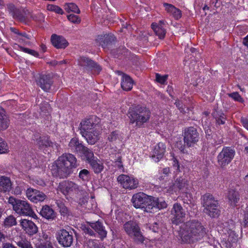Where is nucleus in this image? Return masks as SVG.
<instances>
[{
    "instance_id": "37998d69",
    "label": "nucleus",
    "mask_w": 248,
    "mask_h": 248,
    "mask_svg": "<svg viewBox=\"0 0 248 248\" xmlns=\"http://www.w3.org/2000/svg\"><path fill=\"white\" fill-rule=\"evenodd\" d=\"M4 225L6 227H10L16 224V218L12 215L7 217L4 221Z\"/></svg>"
},
{
    "instance_id": "a211bd4d",
    "label": "nucleus",
    "mask_w": 248,
    "mask_h": 248,
    "mask_svg": "<svg viewBox=\"0 0 248 248\" xmlns=\"http://www.w3.org/2000/svg\"><path fill=\"white\" fill-rule=\"evenodd\" d=\"M166 146L163 142H159L155 146L151 154V157L155 162H159L162 159L166 152Z\"/></svg>"
},
{
    "instance_id": "423d86ee",
    "label": "nucleus",
    "mask_w": 248,
    "mask_h": 248,
    "mask_svg": "<svg viewBox=\"0 0 248 248\" xmlns=\"http://www.w3.org/2000/svg\"><path fill=\"white\" fill-rule=\"evenodd\" d=\"M8 202L12 205L13 210L18 215L29 216L34 218L37 217V216L33 211L31 205L26 201L16 199L13 197H10Z\"/></svg>"
},
{
    "instance_id": "2eb2a0df",
    "label": "nucleus",
    "mask_w": 248,
    "mask_h": 248,
    "mask_svg": "<svg viewBox=\"0 0 248 248\" xmlns=\"http://www.w3.org/2000/svg\"><path fill=\"white\" fill-rule=\"evenodd\" d=\"M98 122V119L97 118H90L82 120L80 124V130L82 135H84L87 132L100 128L97 124Z\"/></svg>"
},
{
    "instance_id": "f8f14e48",
    "label": "nucleus",
    "mask_w": 248,
    "mask_h": 248,
    "mask_svg": "<svg viewBox=\"0 0 248 248\" xmlns=\"http://www.w3.org/2000/svg\"><path fill=\"white\" fill-rule=\"evenodd\" d=\"M235 151L230 147L224 148L217 156L218 165L224 167L229 164L233 158Z\"/></svg>"
},
{
    "instance_id": "ddd939ff",
    "label": "nucleus",
    "mask_w": 248,
    "mask_h": 248,
    "mask_svg": "<svg viewBox=\"0 0 248 248\" xmlns=\"http://www.w3.org/2000/svg\"><path fill=\"white\" fill-rule=\"evenodd\" d=\"M117 181L121 186L125 189H134L139 186L138 180L127 175H120L117 178Z\"/></svg>"
},
{
    "instance_id": "0eeeda50",
    "label": "nucleus",
    "mask_w": 248,
    "mask_h": 248,
    "mask_svg": "<svg viewBox=\"0 0 248 248\" xmlns=\"http://www.w3.org/2000/svg\"><path fill=\"white\" fill-rule=\"evenodd\" d=\"M123 228L126 233L132 238L134 241L138 243H142L144 241V238L138 223L134 221H128L123 225Z\"/></svg>"
},
{
    "instance_id": "13d9d810",
    "label": "nucleus",
    "mask_w": 248,
    "mask_h": 248,
    "mask_svg": "<svg viewBox=\"0 0 248 248\" xmlns=\"http://www.w3.org/2000/svg\"><path fill=\"white\" fill-rule=\"evenodd\" d=\"M150 229L152 230L153 232H158L159 229L158 223L155 222L153 225L150 227Z\"/></svg>"
},
{
    "instance_id": "1a4fd4ad",
    "label": "nucleus",
    "mask_w": 248,
    "mask_h": 248,
    "mask_svg": "<svg viewBox=\"0 0 248 248\" xmlns=\"http://www.w3.org/2000/svg\"><path fill=\"white\" fill-rule=\"evenodd\" d=\"M152 197L148 196L143 192H139L133 195L132 202L134 206L136 208H144L150 205Z\"/></svg>"
},
{
    "instance_id": "49530a36",
    "label": "nucleus",
    "mask_w": 248,
    "mask_h": 248,
    "mask_svg": "<svg viewBox=\"0 0 248 248\" xmlns=\"http://www.w3.org/2000/svg\"><path fill=\"white\" fill-rule=\"evenodd\" d=\"M18 47L20 50L24 52L25 53H27L30 54L32 56L38 57L39 56V54L37 52L35 51L34 50L28 48L24 47L23 46H18Z\"/></svg>"
},
{
    "instance_id": "cd10ccee",
    "label": "nucleus",
    "mask_w": 248,
    "mask_h": 248,
    "mask_svg": "<svg viewBox=\"0 0 248 248\" xmlns=\"http://www.w3.org/2000/svg\"><path fill=\"white\" fill-rule=\"evenodd\" d=\"M12 241L20 248H33L30 242L21 235L13 237Z\"/></svg>"
},
{
    "instance_id": "aec40b11",
    "label": "nucleus",
    "mask_w": 248,
    "mask_h": 248,
    "mask_svg": "<svg viewBox=\"0 0 248 248\" xmlns=\"http://www.w3.org/2000/svg\"><path fill=\"white\" fill-rule=\"evenodd\" d=\"M167 206V204L162 198H156L152 197L150 205L146 208L147 212L152 213L156 211L157 209H163Z\"/></svg>"
},
{
    "instance_id": "864d4df0",
    "label": "nucleus",
    "mask_w": 248,
    "mask_h": 248,
    "mask_svg": "<svg viewBox=\"0 0 248 248\" xmlns=\"http://www.w3.org/2000/svg\"><path fill=\"white\" fill-rule=\"evenodd\" d=\"M83 231L86 235H89L90 236L94 237L96 235V233L94 232V231L89 227H84L83 228Z\"/></svg>"
},
{
    "instance_id": "7c9ffc66",
    "label": "nucleus",
    "mask_w": 248,
    "mask_h": 248,
    "mask_svg": "<svg viewBox=\"0 0 248 248\" xmlns=\"http://www.w3.org/2000/svg\"><path fill=\"white\" fill-rule=\"evenodd\" d=\"M115 37L111 34L98 35L96 40L103 47H105L114 40Z\"/></svg>"
},
{
    "instance_id": "e2e57ef3",
    "label": "nucleus",
    "mask_w": 248,
    "mask_h": 248,
    "mask_svg": "<svg viewBox=\"0 0 248 248\" xmlns=\"http://www.w3.org/2000/svg\"><path fill=\"white\" fill-rule=\"evenodd\" d=\"M243 43L245 46H248V35L244 38Z\"/></svg>"
},
{
    "instance_id": "69168bd1",
    "label": "nucleus",
    "mask_w": 248,
    "mask_h": 248,
    "mask_svg": "<svg viewBox=\"0 0 248 248\" xmlns=\"http://www.w3.org/2000/svg\"><path fill=\"white\" fill-rule=\"evenodd\" d=\"M41 48L42 50L44 52H45V51L46 50V46L45 45H42L41 46Z\"/></svg>"
},
{
    "instance_id": "5fc2aeb1",
    "label": "nucleus",
    "mask_w": 248,
    "mask_h": 248,
    "mask_svg": "<svg viewBox=\"0 0 248 248\" xmlns=\"http://www.w3.org/2000/svg\"><path fill=\"white\" fill-rule=\"evenodd\" d=\"M57 204L59 208H60V212L63 215L67 214V209L66 207L61 202H57Z\"/></svg>"
},
{
    "instance_id": "39448f33",
    "label": "nucleus",
    "mask_w": 248,
    "mask_h": 248,
    "mask_svg": "<svg viewBox=\"0 0 248 248\" xmlns=\"http://www.w3.org/2000/svg\"><path fill=\"white\" fill-rule=\"evenodd\" d=\"M203 212L212 218L217 217L220 213L218 201L210 193H206L201 198Z\"/></svg>"
},
{
    "instance_id": "7ed1b4c3",
    "label": "nucleus",
    "mask_w": 248,
    "mask_h": 248,
    "mask_svg": "<svg viewBox=\"0 0 248 248\" xmlns=\"http://www.w3.org/2000/svg\"><path fill=\"white\" fill-rule=\"evenodd\" d=\"M151 114L150 111L146 107L137 106L130 108L128 111L129 123L135 124L136 126L141 127L149 121Z\"/></svg>"
},
{
    "instance_id": "bf43d9fd",
    "label": "nucleus",
    "mask_w": 248,
    "mask_h": 248,
    "mask_svg": "<svg viewBox=\"0 0 248 248\" xmlns=\"http://www.w3.org/2000/svg\"><path fill=\"white\" fill-rule=\"evenodd\" d=\"M2 248H16L14 245L9 242H5L2 244Z\"/></svg>"
},
{
    "instance_id": "052dcab7",
    "label": "nucleus",
    "mask_w": 248,
    "mask_h": 248,
    "mask_svg": "<svg viewBox=\"0 0 248 248\" xmlns=\"http://www.w3.org/2000/svg\"><path fill=\"white\" fill-rule=\"evenodd\" d=\"M173 162L172 166L174 168H176V170L179 171V165L178 160L174 157L172 158Z\"/></svg>"
},
{
    "instance_id": "20e7f679",
    "label": "nucleus",
    "mask_w": 248,
    "mask_h": 248,
    "mask_svg": "<svg viewBox=\"0 0 248 248\" xmlns=\"http://www.w3.org/2000/svg\"><path fill=\"white\" fill-rule=\"evenodd\" d=\"M7 9L14 18L25 23L31 19L38 21H41L44 19V16L42 14L33 15L27 10L16 8L12 3L7 5Z\"/></svg>"
},
{
    "instance_id": "680f3d73",
    "label": "nucleus",
    "mask_w": 248,
    "mask_h": 248,
    "mask_svg": "<svg viewBox=\"0 0 248 248\" xmlns=\"http://www.w3.org/2000/svg\"><path fill=\"white\" fill-rule=\"evenodd\" d=\"M163 174L168 175L170 173L169 168H165L163 169Z\"/></svg>"
},
{
    "instance_id": "2f4dec72",
    "label": "nucleus",
    "mask_w": 248,
    "mask_h": 248,
    "mask_svg": "<svg viewBox=\"0 0 248 248\" xmlns=\"http://www.w3.org/2000/svg\"><path fill=\"white\" fill-rule=\"evenodd\" d=\"M69 147L74 152L80 154L84 149V146L82 143L79 142L77 138H74L71 140L69 143Z\"/></svg>"
},
{
    "instance_id": "3c124183",
    "label": "nucleus",
    "mask_w": 248,
    "mask_h": 248,
    "mask_svg": "<svg viewBox=\"0 0 248 248\" xmlns=\"http://www.w3.org/2000/svg\"><path fill=\"white\" fill-rule=\"evenodd\" d=\"M168 76L166 75L164 76H161L159 74H156L155 75L156 80L157 82L164 84L168 78Z\"/></svg>"
},
{
    "instance_id": "4c0bfd02",
    "label": "nucleus",
    "mask_w": 248,
    "mask_h": 248,
    "mask_svg": "<svg viewBox=\"0 0 248 248\" xmlns=\"http://www.w3.org/2000/svg\"><path fill=\"white\" fill-rule=\"evenodd\" d=\"M9 125V120L5 114L4 111L0 112V130H4L8 128Z\"/></svg>"
},
{
    "instance_id": "c756f323",
    "label": "nucleus",
    "mask_w": 248,
    "mask_h": 248,
    "mask_svg": "<svg viewBox=\"0 0 248 248\" xmlns=\"http://www.w3.org/2000/svg\"><path fill=\"white\" fill-rule=\"evenodd\" d=\"M134 84L133 80L127 75L122 73V77L121 79V87L126 91H130Z\"/></svg>"
},
{
    "instance_id": "c9c22d12",
    "label": "nucleus",
    "mask_w": 248,
    "mask_h": 248,
    "mask_svg": "<svg viewBox=\"0 0 248 248\" xmlns=\"http://www.w3.org/2000/svg\"><path fill=\"white\" fill-rule=\"evenodd\" d=\"M151 26L155 34L157 35L160 39L164 38L166 32V30L162 26L157 25V24L156 23H153Z\"/></svg>"
},
{
    "instance_id": "9b49d317",
    "label": "nucleus",
    "mask_w": 248,
    "mask_h": 248,
    "mask_svg": "<svg viewBox=\"0 0 248 248\" xmlns=\"http://www.w3.org/2000/svg\"><path fill=\"white\" fill-rule=\"evenodd\" d=\"M186 215V211L180 203H175L173 204L171 210V220L173 224L178 225L183 222Z\"/></svg>"
},
{
    "instance_id": "338daca9",
    "label": "nucleus",
    "mask_w": 248,
    "mask_h": 248,
    "mask_svg": "<svg viewBox=\"0 0 248 248\" xmlns=\"http://www.w3.org/2000/svg\"><path fill=\"white\" fill-rule=\"evenodd\" d=\"M175 104L176 106L181 111H182V110H181V108L180 107V104L179 103V102H176Z\"/></svg>"
},
{
    "instance_id": "8fccbe9b",
    "label": "nucleus",
    "mask_w": 248,
    "mask_h": 248,
    "mask_svg": "<svg viewBox=\"0 0 248 248\" xmlns=\"http://www.w3.org/2000/svg\"><path fill=\"white\" fill-rule=\"evenodd\" d=\"M67 18L70 22L73 23L78 24L81 21L79 16L74 14H70L67 16Z\"/></svg>"
},
{
    "instance_id": "ea45409f",
    "label": "nucleus",
    "mask_w": 248,
    "mask_h": 248,
    "mask_svg": "<svg viewBox=\"0 0 248 248\" xmlns=\"http://www.w3.org/2000/svg\"><path fill=\"white\" fill-rule=\"evenodd\" d=\"M213 115L216 119L217 124H225L226 117L222 112L217 110L214 112Z\"/></svg>"
},
{
    "instance_id": "4d7b16f0",
    "label": "nucleus",
    "mask_w": 248,
    "mask_h": 248,
    "mask_svg": "<svg viewBox=\"0 0 248 248\" xmlns=\"http://www.w3.org/2000/svg\"><path fill=\"white\" fill-rule=\"evenodd\" d=\"M241 122L244 127L248 130V118L242 117L241 119Z\"/></svg>"
},
{
    "instance_id": "09e8293b",
    "label": "nucleus",
    "mask_w": 248,
    "mask_h": 248,
    "mask_svg": "<svg viewBox=\"0 0 248 248\" xmlns=\"http://www.w3.org/2000/svg\"><path fill=\"white\" fill-rule=\"evenodd\" d=\"M8 146L6 142L0 138V154H5L8 151Z\"/></svg>"
},
{
    "instance_id": "f704fd0d",
    "label": "nucleus",
    "mask_w": 248,
    "mask_h": 248,
    "mask_svg": "<svg viewBox=\"0 0 248 248\" xmlns=\"http://www.w3.org/2000/svg\"><path fill=\"white\" fill-rule=\"evenodd\" d=\"M80 154L83 155L84 159L89 163L95 159L93 152L85 146L84 147V149L82 150Z\"/></svg>"
},
{
    "instance_id": "c03bdc74",
    "label": "nucleus",
    "mask_w": 248,
    "mask_h": 248,
    "mask_svg": "<svg viewBox=\"0 0 248 248\" xmlns=\"http://www.w3.org/2000/svg\"><path fill=\"white\" fill-rule=\"evenodd\" d=\"M87 248H105L99 244L96 240L89 239L86 242Z\"/></svg>"
},
{
    "instance_id": "6e6552de",
    "label": "nucleus",
    "mask_w": 248,
    "mask_h": 248,
    "mask_svg": "<svg viewBox=\"0 0 248 248\" xmlns=\"http://www.w3.org/2000/svg\"><path fill=\"white\" fill-rule=\"evenodd\" d=\"M183 136L185 145L187 147H193L200 139L197 129L192 126L185 128Z\"/></svg>"
},
{
    "instance_id": "473e14b6",
    "label": "nucleus",
    "mask_w": 248,
    "mask_h": 248,
    "mask_svg": "<svg viewBox=\"0 0 248 248\" xmlns=\"http://www.w3.org/2000/svg\"><path fill=\"white\" fill-rule=\"evenodd\" d=\"M40 214L47 219H53L55 217L54 210L48 205L43 206L40 212Z\"/></svg>"
},
{
    "instance_id": "393cba45",
    "label": "nucleus",
    "mask_w": 248,
    "mask_h": 248,
    "mask_svg": "<svg viewBox=\"0 0 248 248\" xmlns=\"http://www.w3.org/2000/svg\"><path fill=\"white\" fill-rule=\"evenodd\" d=\"M92 229H93L99 235L100 238L104 239L107 236V232L102 223L99 221L88 222Z\"/></svg>"
},
{
    "instance_id": "bb28decb",
    "label": "nucleus",
    "mask_w": 248,
    "mask_h": 248,
    "mask_svg": "<svg viewBox=\"0 0 248 248\" xmlns=\"http://www.w3.org/2000/svg\"><path fill=\"white\" fill-rule=\"evenodd\" d=\"M32 140L36 141V144L40 147L51 146L52 144L48 137H41L39 134L33 135Z\"/></svg>"
},
{
    "instance_id": "412c9836",
    "label": "nucleus",
    "mask_w": 248,
    "mask_h": 248,
    "mask_svg": "<svg viewBox=\"0 0 248 248\" xmlns=\"http://www.w3.org/2000/svg\"><path fill=\"white\" fill-rule=\"evenodd\" d=\"M20 225L26 233L30 235H32L38 232L37 227L31 220L22 219L20 221Z\"/></svg>"
},
{
    "instance_id": "4468645a",
    "label": "nucleus",
    "mask_w": 248,
    "mask_h": 248,
    "mask_svg": "<svg viewBox=\"0 0 248 248\" xmlns=\"http://www.w3.org/2000/svg\"><path fill=\"white\" fill-rule=\"evenodd\" d=\"M56 238L59 244L65 248L70 247L73 241L72 234L64 229L57 232Z\"/></svg>"
},
{
    "instance_id": "4be33fe9",
    "label": "nucleus",
    "mask_w": 248,
    "mask_h": 248,
    "mask_svg": "<svg viewBox=\"0 0 248 248\" xmlns=\"http://www.w3.org/2000/svg\"><path fill=\"white\" fill-rule=\"evenodd\" d=\"M188 186V181L183 177H180L177 178L172 187H170V188L174 192L179 190L185 192L187 189Z\"/></svg>"
},
{
    "instance_id": "e433bc0d",
    "label": "nucleus",
    "mask_w": 248,
    "mask_h": 248,
    "mask_svg": "<svg viewBox=\"0 0 248 248\" xmlns=\"http://www.w3.org/2000/svg\"><path fill=\"white\" fill-rule=\"evenodd\" d=\"M123 137L121 133L118 131H114L110 133L108 137V140L109 142L115 143H119L122 140Z\"/></svg>"
},
{
    "instance_id": "f257e3e1",
    "label": "nucleus",
    "mask_w": 248,
    "mask_h": 248,
    "mask_svg": "<svg viewBox=\"0 0 248 248\" xmlns=\"http://www.w3.org/2000/svg\"><path fill=\"white\" fill-rule=\"evenodd\" d=\"M206 234L205 229L197 220L186 222L180 227L179 234L185 243H194L201 240Z\"/></svg>"
},
{
    "instance_id": "79ce46f5",
    "label": "nucleus",
    "mask_w": 248,
    "mask_h": 248,
    "mask_svg": "<svg viewBox=\"0 0 248 248\" xmlns=\"http://www.w3.org/2000/svg\"><path fill=\"white\" fill-rule=\"evenodd\" d=\"M78 177L83 181L88 182L91 179L90 172L87 169H82L79 172Z\"/></svg>"
},
{
    "instance_id": "a18cd8bd",
    "label": "nucleus",
    "mask_w": 248,
    "mask_h": 248,
    "mask_svg": "<svg viewBox=\"0 0 248 248\" xmlns=\"http://www.w3.org/2000/svg\"><path fill=\"white\" fill-rule=\"evenodd\" d=\"M47 10L49 11L55 12L60 15L63 14L64 12L62 9L59 6L53 4H48L47 6Z\"/></svg>"
},
{
    "instance_id": "58836bf2",
    "label": "nucleus",
    "mask_w": 248,
    "mask_h": 248,
    "mask_svg": "<svg viewBox=\"0 0 248 248\" xmlns=\"http://www.w3.org/2000/svg\"><path fill=\"white\" fill-rule=\"evenodd\" d=\"M95 173H99L103 170L104 167L103 164L100 163L99 160L95 159L89 163Z\"/></svg>"
},
{
    "instance_id": "a19ab883",
    "label": "nucleus",
    "mask_w": 248,
    "mask_h": 248,
    "mask_svg": "<svg viewBox=\"0 0 248 248\" xmlns=\"http://www.w3.org/2000/svg\"><path fill=\"white\" fill-rule=\"evenodd\" d=\"M64 9L68 13L72 12L77 14H79L80 12L78 6L74 3H66L64 5Z\"/></svg>"
},
{
    "instance_id": "6e6d98bb",
    "label": "nucleus",
    "mask_w": 248,
    "mask_h": 248,
    "mask_svg": "<svg viewBox=\"0 0 248 248\" xmlns=\"http://www.w3.org/2000/svg\"><path fill=\"white\" fill-rule=\"evenodd\" d=\"M36 248H54L50 242L46 241L45 243H41L36 245Z\"/></svg>"
},
{
    "instance_id": "6ab92c4d",
    "label": "nucleus",
    "mask_w": 248,
    "mask_h": 248,
    "mask_svg": "<svg viewBox=\"0 0 248 248\" xmlns=\"http://www.w3.org/2000/svg\"><path fill=\"white\" fill-rule=\"evenodd\" d=\"M36 81L37 85L46 92L50 89L53 82L52 77L49 75H40Z\"/></svg>"
},
{
    "instance_id": "f03ea898",
    "label": "nucleus",
    "mask_w": 248,
    "mask_h": 248,
    "mask_svg": "<svg viewBox=\"0 0 248 248\" xmlns=\"http://www.w3.org/2000/svg\"><path fill=\"white\" fill-rule=\"evenodd\" d=\"M77 166V159L74 155L71 154H63L52 165V174L56 177L64 178L71 173L73 168Z\"/></svg>"
},
{
    "instance_id": "9d476101",
    "label": "nucleus",
    "mask_w": 248,
    "mask_h": 248,
    "mask_svg": "<svg viewBox=\"0 0 248 248\" xmlns=\"http://www.w3.org/2000/svg\"><path fill=\"white\" fill-rule=\"evenodd\" d=\"M58 187L64 195L71 193L76 194L80 193L81 194H84V190L81 186L72 181H63L59 184Z\"/></svg>"
},
{
    "instance_id": "72a5a7b5",
    "label": "nucleus",
    "mask_w": 248,
    "mask_h": 248,
    "mask_svg": "<svg viewBox=\"0 0 248 248\" xmlns=\"http://www.w3.org/2000/svg\"><path fill=\"white\" fill-rule=\"evenodd\" d=\"M164 5L167 12L172 15L176 19H178L181 17V11L179 9L172 5L167 3H165Z\"/></svg>"
},
{
    "instance_id": "774afa93",
    "label": "nucleus",
    "mask_w": 248,
    "mask_h": 248,
    "mask_svg": "<svg viewBox=\"0 0 248 248\" xmlns=\"http://www.w3.org/2000/svg\"><path fill=\"white\" fill-rule=\"evenodd\" d=\"M115 163H119L120 164H121L122 163L121 158L120 157H119L118 158V159H117V160L116 161Z\"/></svg>"
},
{
    "instance_id": "a878e982",
    "label": "nucleus",
    "mask_w": 248,
    "mask_h": 248,
    "mask_svg": "<svg viewBox=\"0 0 248 248\" xmlns=\"http://www.w3.org/2000/svg\"><path fill=\"white\" fill-rule=\"evenodd\" d=\"M12 188V184L9 177L0 176V192L3 193L9 192Z\"/></svg>"
},
{
    "instance_id": "0e129e2a",
    "label": "nucleus",
    "mask_w": 248,
    "mask_h": 248,
    "mask_svg": "<svg viewBox=\"0 0 248 248\" xmlns=\"http://www.w3.org/2000/svg\"><path fill=\"white\" fill-rule=\"evenodd\" d=\"M16 33H17L18 34L21 35V36H22L24 37H25L26 38H27L28 39H29V37H28V35H27V34L25 33V32H24V33H19V32H16Z\"/></svg>"
},
{
    "instance_id": "f3484780",
    "label": "nucleus",
    "mask_w": 248,
    "mask_h": 248,
    "mask_svg": "<svg viewBox=\"0 0 248 248\" xmlns=\"http://www.w3.org/2000/svg\"><path fill=\"white\" fill-rule=\"evenodd\" d=\"M26 194L28 199L35 203L43 202L46 198V196L43 192L31 187L27 189Z\"/></svg>"
},
{
    "instance_id": "b1692460",
    "label": "nucleus",
    "mask_w": 248,
    "mask_h": 248,
    "mask_svg": "<svg viewBox=\"0 0 248 248\" xmlns=\"http://www.w3.org/2000/svg\"><path fill=\"white\" fill-rule=\"evenodd\" d=\"M51 41L52 45L57 48H65L68 46V42L64 37L55 34L52 35Z\"/></svg>"
},
{
    "instance_id": "c85d7f7f",
    "label": "nucleus",
    "mask_w": 248,
    "mask_h": 248,
    "mask_svg": "<svg viewBox=\"0 0 248 248\" xmlns=\"http://www.w3.org/2000/svg\"><path fill=\"white\" fill-rule=\"evenodd\" d=\"M227 198L230 204L234 207L239 201V193L235 189H230L228 192Z\"/></svg>"
},
{
    "instance_id": "5701e85b",
    "label": "nucleus",
    "mask_w": 248,
    "mask_h": 248,
    "mask_svg": "<svg viewBox=\"0 0 248 248\" xmlns=\"http://www.w3.org/2000/svg\"><path fill=\"white\" fill-rule=\"evenodd\" d=\"M100 135V128L94 129L90 131L85 133L84 137L88 143L91 145L95 144L99 139Z\"/></svg>"
},
{
    "instance_id": "dca6fc26",
    "label": "nucleus",
    "mask_w": 248,
    "mask_h": 248,
    "mask_svg": "<svg viewBox=\"0 0 248 248\" xmlns=\"http://www.w3.org/2000/svg\"><path fill=\"white\" fill-rule=\"evenodd\" d=\"M78 63L80 66L90 69L96 74H99L102 70V68L99 65L85 57H80L78 60Z\"/></svg>"
},
{
    "instance_id": "603ef678",
    "label": "nucleus",
    "mask_w": 248,
    "mask_h": 248,
    "mask_svg": "<svg viewBox=\"0 0 248 248\" xmlns=\"http://www.w3.org/2000/svg\"><path fill=\"white\" fill-rule=\"evenodd\" d=\"M40 108L42 112H49L50 110V106L47 102H44L42 103L40 106Z\"/></svg>"
},
{
    "instance_id": "de8ad7c7",
    "label": "nucleus",
    "mask_w": 248,
    "mask_h": 248,
    "mask_svg": "<svg viewBox=\"0 0 248 248\" xmlns=\"http://www.w3.org/2000/svg\"><path fill=\"white\" fill-rule=\"evenodd\" d=\"M228 95L230 97H231L235 101H237L240 103H243L244 102L243 98L238 92H233L231 93H228Z\"/></svg>"
}]
</instances>
